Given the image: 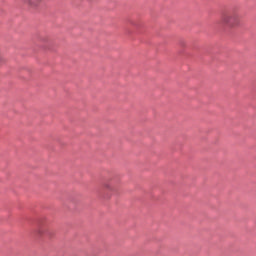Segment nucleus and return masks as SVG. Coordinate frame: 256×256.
Instances as JSON below:
<instances>
[{"mask_svg": "<svg viewBox=\"0 0 256 256\" xmlns=\"http://www.w3.org/2000/svg\"><path fill=\"white\" fill-rule=\"evenodd\" d=\"M220 21L225 27L235 29V27L241 25V16L237 12H224L221 15Z\"/></svg>", "mask_w": 256, "mask_h": 256, "instance_id": "obj_1", "label": "nucleus"}, {"mask_svg": "<svg viewBox=\"0 0 256 256\" xmlns=\"http://www.w3.org/2000/svg\"><path fill=\"white\" fill-rule=\"evenodd\" d=\"M42 2L43 0H26L25 1L26 5H28L30 9H37V7H39V5H41Z\"/></svg>", "mask_w": 256, "mask_h": 256, "instance_id": "obj_2", "label": "nucleus"}, {"mask_svg": "<svg viewBox=\"0 0 256 256\" xmlns=\"http://www.w3.org/2000/svg\"><path fill=\"white\" fill-rule=\"evenodd\" d=\"M2 63H5V58L3 57V55L0 54V65H1Z\"/></svg>", "mask_w": 256, "mask_h": 256, "instance_id": "obj_3", "label": "nucleus"}]
</instances>
